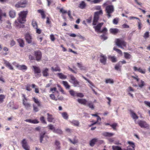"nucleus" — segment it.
Masks as SVG:
<instances>
[{"instance_id":"nucleus-10","label":"nucleus","mask_w":150,"mask_h":150,"mask_svg":"<svg viewBox=\"0 0 150 150\" xmlns=\"http://www.w3.org/2000/svg\"><path fill=\"white\" fill-rule=\"evenodd\" d=\"M107 57L106 56L103 54H101L100 57V62L103 64L105 65L106 62Z\"/></svg>"},{"instance_id":"nucleus-54","label":"nucleus","mask_w":150,"mask_h":150,"mask_svg":"<svg viewBox=\"0 0 150 150\" xmlns=\"http://www.w3.org/2000/svg\"><path fill=\"white\" fill-rule=\"evenodd\" d=\"M121 67L119 64H116L115 66V69L118 71H120V68Z\"/></svg>"},{"instance_id":"nucleus-26","label":"nucleus","mask_w":150,"mask_h":150,"mask_svg":"<svg viewBox=\"0 0 150 150\" xmlns=\"http://www.w3.org/2000/svg\"><path fill=\"white\" fill-rule=\"evenodd\" d=\"M110 32L113 34H116L119 32V30L117 28H110Z\"/></svg>"},{"instance_id":"nucleus-58","label":"nucleus","mask_w":150,"mask_h":150,"mask_svg":"<svg viewBox=\"0 0 150 150\" xmlns=\"http://www.w3.org/2000/svg\"><path fill=\"white\" fill-rule=\"evenodd\" d=\"M109 58L110 59V60L112 62H116V58L114 56H109Z\"/></svg>"},{"instance_id":"nucleus-50","label":"nucleus","mask_w":150,"mask_h":150,"mask_svg":"<svg viewBox=\"0 0 150 150\" xmlns=\"http://www.w3.org/2000/svg\"><path fill=\"white\" fill-rule=\"evenodd\" d=\"M5 97V96L3 95H0V103H1L4 100Z\"/></svg>"},{"instance_id":"nucleus-55","label":"nucleus","mask_w":150,"mask_h":150,"mask_svg":"<svg viewBox=\"0 0 150 150\" xmlns=\"http://www.w3.org/2000/svg\"><path fill=\"white\" fill-rule=\"evenodd\" d=\"M7 24L6 26V27L8 29H10L11 28V23L9 22V21H7L6 22Z\"/></svg>"},{"instance_id":"nucleus-37","label":"nucleus","mask_w":150,"mask_h":150,"mask_svg":"<svg viewBox=\"0 0 150 150\" xmlns=\"http://www.w3.org/2000/svg\"><path fill=\"white\" fill-rule=\"evenodd\" d=\"M72 83L73 84L74 87H79L80 86V83L77 79Z\"/></svg>"},{"instance_id":"nucleus-24","label":"nucleus","mask_w":150,"mask_h":150,"mask_svg":"<svg viewBox=\"0 0 150 150\" xmlns=\"http://www.w3.org/2000/svg\"><path fill=\"white\" fill-rule=\"evenodd\" d=\"M33 99L34 102L37 104L38 106L40 107L41 106V103L38 99L36 98L35 97L33 98Z\"/></svg>"},{"instance_id":"nucleus-48","label":"nucleus","mask_w":150,"mask_h":150,"mask_svg":"<svg viewBox=\"0 0 150 150\" xmlns=\"http://www.w3.org/2000/svg\"><path fill=\"white\" fill-rule=\"evenodd\" d=\"M40 120L42 123L47 124V122L46 121L45 117L44 116L40 117Z\"/></svg>"},{"instance_id":"nucleus-61","label":"nucleus","mask_w":150,"mask_h":150,"mask_svg":"<svg viewBox=\"0 0 150 150\" xmlns=\"http://www.w3.org/2000/svg\"><path fill=\"white\" fill-rule=\"evenodd\" d=\"M77 36L78 37L79 39H81L83 41H84L86 40L85 38L84 37L82 36L81 35H77Z\"/></svg>"},{"instance_id":"nucleus-38","label":"nucleus","mask_w":150,"mask_h":150,"mask_svg":"<svg viewBox=\"0 0 150 150\" xmlns=\"http://www.w3.org/2000/svg\"><path fill=\"white\" fill-rule=\"evenodd\" d=\"M38 11L39 13L41 14L42 18L43 19H44L45 18V16L44 11L42 10H38Z\"/></svg>"},{"instance_id":"nucleus-53","label":"nucleus","mask_w":150,"mask_h":150,"mask_svg":"<svg viewBox=\"0 0 150 150\" xmlns=\"http://www.w3.org/2000/svg\"><path fill=\"white\" fill-rule=\"evenodd\" d=\"M145 85V83L144 81L141 80L140 83H138L139 86L140 88H142Z\"/></svg>"},{"instance_id":"nucleus-39","label":"nucleus","mask_w":150,"mask_h":150,"mask_svg":"<svg viewBox=\"0 0 150 150\" xmlns=\"http://www.w3.org/2000/svg\"><path fill=\"white\" fill-rule=\"evenodd\" d=\"M70 94L72 96L75 97L76 96L77 93L76 91H74L72 90H70L69 91Z\"/></svg>"},{"instance_id":"nucleus-34","label":"nucleus","mask_w":150,"mask_h":150,"mask_svg":"<svg viewBox=\"0 0 150 150\" xmlns=\"http://www.w3.org/2000/svg\"><path fill=\"white\" fill-rule=\"evenodd\" d=\"M62 83L66 89H69L70 88V86L69 85L67 81H63Z\"/></svg>"},{"instance_id":"nucleus-62","label":"nucleus","mask_w":150,"mask_h":150,"mask_svg":"<svg viewBox=\"0 0 150 150\" xmlns=\"http://www.w3.org/2000/svg\"><path fill=\"white\" fill-rule=\"evenodd\" d=\"M118 22V18H114L113 21V23L115 24H117Z\"/></svg>"},{"instance_id":"nucleus-36","label":"nucleus","mask_w":150,"mask_h":150,"mask_svg":"<svg viewBox=\"0 0 150 150\" xmlns=\"http://www.w3.org/2000/svg\"><path fill=\"white\" fill-rule=\"evenodd\" d=\"M54 133L59 134H61L63 133V131L61 129H55Z\"/></svg>"},{"instance_id":"nucleus-3","label":"nucleus","mask_w":150,"mask_h":150,"mask_svg":"<svg viewBox=\"0 0 150 150\" xmlns=\"http://www.w3.org/2000/svg\"><path fill=\"white\" fill-rule=\"evenodd\" d=\"M105 10L108 18H109L111 16L110 14L112 13L114 11V6L112 5H108L106 7Z\"/></svg>"},{"instance_id":"nucleus-51","label":"nucleus","mask_w":150,"mask_h":150,"mask_svg":"<svg viewBox=\"0 0 150 150\" xmlns=\"http://www.w3.org/2000/svg\"><path fill=\"white\" fill-rule=\"evenodd\" d=\"M50 97L51 99L52 100L57 101V99L56 98L54 94H52L50 95Z\"/></svg>"},{"instance_id":"nucleus-30","label":"nucleus","mask_w":150,"mask_h":150,"mask_svg":"<svg viewBox=\"0 0 150 150\" xmlns=\"http://www.w3.org/2000/svg\"><path fill=\"white\" fill-rule=\"evenodd\" d=\"M51 70L52 71H60L61 69L60 68L57 66L55 67H51Z\"/></svg>"},{"instance_id":"nucleus-4","label":"nucleus","mask_w":150,"mask_h":150,"mask_svg":"<svg viewBox=\"0 0 150 150\" xmlns=\"http://www.w3.org/2000/svg\"><path fill=\"white\" fill-rule=\"evenodd\" d=\"M13 65H15V66L19 69L21 70H26L27 69V67L25 65H20L16 63L15 62L13 63Z\"/></svg>"},{"instance_id":"nucleus-46","label":"nucleus","mask_w":150,"mask_h":150,"mask_svg":"<svg viewBox=\"0 0 150 150\" xmlns=\"http://www.w3.org/2000/svg\"><path fill=\"white\" fill-rule=\"evenodd\" d=\"M87 105L89 107L91 108L92 109H93L94 108V107L93 103L91 102H89L87 103Z\"/></svg>"},{"instance_id":"nucleus-9","label":"nucleus","mask_w":150,"mask_h":150,"mask_svg":"<svg viewBox=\"0 0 150 150\" xmlns=\"http://www.w3.org/2000/svg\"><path fill=\"white\" fill-rule=\"evenodd\" d=\"M100 15L96 14H94V18L93 22V25H96L97 24V23L98 21L99 18V15Z\"/></svg>"},{"instance_id":"nucleus-11","label":"nucleus","mask_w":150,"mask_h":150,"mask_svg":"<svg viewBox=\"0 0 150 150\" xmlns=\"http://www.w3.org/2000/svg\"><path fill=\"white\" fill-rule=\"evenodd\" d=\"M103 23H100L98 24L97 25L94 26L93 28H94L95 31L98 33H99L100 31V28L103 25Z\"/></svg>"},{"instance_id":"nucleus-14","label":"nucleus","mask_w":150,"mask_h":150,"mask_svg":"<svg viewBox=\"0 0 150 150\" xmlns=\"http://www.w3.org/2000/svg\"><path fill=\"white\" fill-rule=\"evenodd\" d=\"M46 132L44 131L41 132L40 134V143H42L44 138H48L47 136L45 135Z\"/></svg>"},{"instance_id":"nucleus-40","label":"nucleus","mask_w":150,"mask_h":150,"mask_svg":"<svg viewBox=\"0 0 150 150\" xmlns=\"http://www.w3.org/2000/svg\"><path fill=\"white\" fill-rule=\"evenodd\" d=\"M9 15L12 18H14L16 16V13L15 11L11 10L9 12Z\"/></svg>"},{"instance_id":"nucleus-33","label":"nucleus","mask_w":150,"mask_h":150,"mask_svg":"<svg viewBox=\"0 0 150 150\" xmlns=\"http://www.w3.org/2000/svg\"><path fill=\"white\" fill-rule=\"evenodd\" d=\"M47 127L50 130H52V132H54V130H55V128L53 125L50 124L48 125Z\"/></svg>"},{"instance_id":"nucleus-20","label":"nucleus","mask_w":150,"mask_h":150,"mask_svg":"<svg viewBox=\"0 0 150 150\" xmlns=\"http://www.w3.org/2000/svg\"><path fill=\"white\" fill-rule=\"evenodd\" d=\"M23 103L26 109H28L31 107V104L27 102V100L24 101V100L23 101Z\"/></svg>"},{"instance_id":"nucleus-45","label":"nucleus","mask_w":150,"mask_h":150,"mask_svg":"<svg viewBox=\"0 0 150 150\" xmlns=\"http://www.w3.org/2000/svg\"><path fill=\"white\" fill-rule=\"evenodd\" d=\"M32 25L34 28L37 29V28H38V25L37 23L34 20H33L32 22Z\"/></svg>"},{"instance_id":"nucleus-25","label":"nucleus","mask_w":150,"mask_h":150,"mask_svg":"<svg viewBox=\"0 0 150 150\" xmlns=\"http://www.w3.org/2000/svg\"><path fill=\"white\" fill-rule=\"evenodd\" d=\"M17 41L19 43V46L21 47H23L24 46V43L23 40L21 39H17Z\"/></svg>"},{"instance_id":"nucleus-59","label":"nucleus","mask_w":150,"mask_h":150,"mask_svg":"<svg viewBox=\"0 0 150 150\" xmlns=\"http://www.w3.org/2000/svg\"><path fill=\"white\" fill-rule=\"evenodd\" d=\"M88 82L89 83V86L91 88L92 90L93 89V87H95L94 85L89 80Z\"/></svg>"},{"instance_id":"nucleus-18","label":"nucleus","mask_w":150,"mask_h":150,"mask_svg":"<svg viewBox=\"0 0 150 150\" xmlns=\"http://www.w3.org/2000/svg\"><path fill=\"white\" fill-rule=\"evenodd\" d=\"M77 100L79 103L85 105H86L87 102V101L85 99H78Z\"/></svg>"},{"instance_id":"nucleus-35","label":"nucleus","mask_w":150,"mask_h":150,"mask_svg":"<svg viewBox=\"0 0 150 150\" xmlns=\"http://www.w3.org/2000/svg\"><path fill=\"white\" fill-rule=\"evenodd\" d=\"M69 76L70 77V80L69 81L71 83L76 80V78L72 74L69 75Z\"/></svg>"},{"instance_id":"nucleus-60","label":"nucleus","mask_w":150,"mask_h":150,"mask_svg":"<svg viewBox=\"0 0 150 150\" xmlns=\"http://www.w3.org/2000/svg\"><path fill=\"white\" fill-rule=\"evenodd\" d=\"M107 32V29L106 28H104L102 30H100L99 33L106 34Z\"/></svg>"},{"instance_id":"nucleus-8","label":"nucleus","mask_w":150,"mask_h":150,"mask_svg":"<svg viewBox=\"0 0 150 150\" xmlns=\"http://www.w3.org/2000/svg\"><path fill=\"white\" fill-rule=\"evenodd\" d=\"M34 53L36 60L38 61H40L42 57V53L39 50L35 51Z\"/></svg>"},{"instance_id":"nucleus-22","label":"nucleus","mask_w":150,"mask_h":150,"mask_svg":"<svg viewBox=\"0 0 150 150\" xmlns=\"http://www.w3.org/2000/svg\"><path fill=\"white\" fill-rule=\"evenodd\" d=\"M33 67L34 69L35 74H39L40 73L41 71L39 68L35 66H33Z\"/></svg>"},{"instance_id":"nucleus-21","label":"nucleus","mask_w":150,"mask_h":150,"mask_svg":"<svg viewBox=\"0 0 150 150\" xmlns=\"http://www.w3.org/2000/svg\"><path fill=\"white\" fill-rule=\"evenodd\" d=\"M49 69L47 68H44L42 71L43 75L45 77H47L49 76L48 73Z\"/></svg>"},{"instance_id":"nucleus-63","label":"nucleus","mask_w":150,"mask_h":150,"mask_svg":"<svg viewBox=\"0 0 150 150\" xmlns=\"http://www.w3.org/2000/svg\"><path fill=\"white\" fill-rule=\"evenodd\" d=\"M101 118L99 116H98L97 117V121H96V122L99 125H100V124L101 121Z\"/></svg>"},{"instance_id":"nucleus-56","label":"nucleus","mask_w":150,"mask_h":150,"mask_svg":"<svg viewBox=\"0 0 150 150\" xmlns=\"http://www.w3.org/2000/svg\"><path fill=\"white\" fill-rule=\"evenodd\" d=\"M113 81L112 79H106L105 81V82L106 83H113Z\"/></svg>"},{"instance_id":"nucleus-17","label":"nucleus","mask_w":150,"mask_h":150,"mask_svg":"<svg viewBox=\"0 0 150 150\" xmlns=\"http://www.w3.org/2000/svg\"><path fill=\"white\" fill-rule=\"evenodd\" d=\"M4 62L6 66L9 69L11 70H13V67L12 66L11 64L8 61L6 60H4Z\"/></svg>"},{"instance_id":"nucleus-27","label":"nucleus","mask_w":150,"mask_h":150,"mask_svg":"<svg viewBox=\"0 0 150 150\" xmlns=\"http://www.w3.org/2000/svg\"><path fill=\"white\" fill-rule=\"evenodd\" d=\"M103 136L106 137H111L113 136L114 134V133H109L108 132H104L103 133Z\"/></svg>"},{"instance_id":"nucleus-47","label":"nucleus","mask_w":150,"mask_h":150,"mask_svg":"<svg viewBox=\"0 0 150 150\" xmlns=\"http://www.w3.org/2000/svg\"><path fill=\"white\" fill-rule=\"evenodd\" d=\"M55 145L56 146V148L57 149H59L60 146H59L60 143L57 140H55Z\"/></svg>"},{"instance_id":"nucleus-6","label":"nucleus","mask_w":150,"mask_h":150,"mask_svg":"<svg viewBox=\"0 0 150 150\" xmlns=\"http://www.w3.org/2000/svg\"><path fill=\"white\" fill-rule=\"evenodd\" d=\"M94 9L95 10L99 11H98L95 12L94 14H96H96L100 15H102L103 14V11L102 9L101 6H96L94 7Z\"/></svg>"},{"instance_id":"nucleus-31","label":"nucleus","mask_w":150,"mask_h":150,"mask_svg":"<svg viewBox=\"0 0 150 150\" xmlns=\"http://www.w3.org/2000/svg\"><path fill=\"white\" fill-rule=\"evenodd\" d=\"M78 67L81 70H85L86 69V67L83 66L82 64L81 63H77Z\"/></svg>"},{"instance_id":"nucleus-23","label":"nucleus","mask_w":150,"mask_h":150,"mask_svg":"<svg viewBox=\"0 0 150 150\" xmlns=\"http://www.w3.org/2000/svg\"><path fill=\"white\" fill-rule=\"evenodd\" d=\"M130 113L132 117L134 119L137 120L138 118V116L133 111L130 110Z\"/></svg>"},{"instance_id":"nucleus-1","label":"nucleus","mask_w":150,"mask_h":150,"mask_svg":"<svg viewBox=\"0 0 150 150\" xmlns=\"http://www.w3.org/2000/svg\"><path fill=\"white\" fill-rule=\"evenodd\" d=\"M28 13L27 11H21L18 14V20L20 23H24L26 21V18Z\"/></svg>"},{"instance_id":"nucleus-64","label":"nucleus","mask_w":150,"mask_h":150,"mask_svg":"<svg viewBox=\"0 0 150 150\" xmlns=\"http://www.w3.org/2000/svg\"><path fill=\"white\" fill-rule=\"evenodd\" d=\"M76 96L82 98L84 96V95L82 93L77 92Z\"/></svg>"},{"instance_id":"nucleus-28","label":"nucleus","mask_w":150,"mask_h":150,"mask_svg":"<svg viewBox=\"0 0 150 150\" xmlns=\"http://www.w3.org/2000/svg\"><path fill=\"white\" fill-rule=\"evenodd\" d=\"M57 75L59 78L62 79H65L67 77V76L66 75L63 74L62 73H58Z\"/></svg>"},{"instance_id":"nucleus-7","label":"nucleus","mask_w":150,"mask_h":150,"mask_svg":"<svg viewBox=\"0 0 150 150\" xmlns=\"http://www.w3.org/2000/svg\"><path fill=\"white\" fill-rule=\"evenodd\" d=\"M26 5L27 2L26 1H21L16 4L15 6L17 8H24L25 7Z\"/></svg>"},{"instance_id":"nucleus-16","label":"nucleus","mask_w":150,"mask_h":150,"mask_svg":"<svg viewBox=\"0 0 150 150\" xmlns=\"http://www.w3.org/2000/svg\"><path fill=\"white\" fill-rule=\"evenodd\" d=\"M139 125L142 128H147L149 125L144 121H140L138 122Z\"/></svg>"},{"instance_id":"nucleus-44","label":"nucleus","mask_w":150,"mask_h":150,"mask_svg":"<svg viewBox=\"0 0 150 150\" xmlns=\"http://www.w3.org/2000/svg\"><path fill=\"white\" fill-rule=\"evenodd\" d=\"M50 91L52 93H56L58 95L59 94V92L57 90V88L55 87L51 88L50 89Z\"/></svg>"},{"instance_id":"nucleus-5","label":"nucleus","mask_w":150,"mask_h":150,"mask_svg":"<svg viewBox=\"0 0 150 150\" xmlns=\"http://www.w3.org/2000/svg\"><path fill=\"white\" fill-rule=\"evenodd\" d=\"M21 144L23 148L25 150H30V146L28 145L27 141L25 139H23L21 142Z\"/></svg>"},{"instance_id":"nucleus-42","label":"nucleus","mask_w":150,"mask_h":150,"mask_svg":"<svg viewBox=\"0 0 150 150\" xmlns=\"http://www.w3.org/2000/svg\"><path fill=\"white\" fill-rule=\"evenodd\" d=\"M62 115L63 117L65 120H67L68 118V115L66 112H64L62 113Z\"/></svg>"},{"instance_id":"nucleus-29","label":"nucleus","mask_w":150,"mask_h":150,"mask_svg":"<svg viewBox=\"0 0 150 150\" xmlns=\"http://www.w3.org/2000/svg\"><path fill=\"white\" fill-rule=\"evenodd\" d=\"M71 123L75 126H78L79 125V121L77 120H73L70 121Z\"/></svg>"},{"instance_id":"nucleus-52","label":"nucleus","mask_w":150,"mask_h":150,"mask_svg":"<svg viewBox=\"0 0 150 150\" xmlns=\"http://www.w3.org/2000/svg\"><path fill=\"white\" fill-rule=\"evenodd\" d=\"M103 1V0H93L91 1V2L94 4H99Z\"/></svg>"},{"instance_id":"nucleus-13","label":"nucleus","mask_w":150,"mask_h":150,"mask_svg":"<svg viewBox=\"0 0 150 150\" xmlns=\"http://www.w3.org/2000/svg\"><path fill=\"white\" fill-rule=\"evenodd\" d=\"M128 143L129 145L127 146V150H134L135 145L134 143L130 141H128Z\"/></svg>"},{"instance_id":"nucleus-41","label":"nucleus","mask_w":150,"mask_h":150,"mask_svg":"<svg viewBox=\"0 0 150 150\" xmlns=\"http://www.w3.org/2000/svg\"><path fill=\"white\" fill-rule=\"evenodd\" d=\"M97 139L95 138L92 139L90 142V145L91 146H93L95 144V143L97 141Z\"/></svg>"},{"instance_id":"nucleus-15","label":"nucleus","mask_w":150,"mask_h":150,"mask_svg":"<svg viewBox=\"0 0 150 150\" xmlns=\"http://www.w3.org/2000/svg\"><path fill=\"white\" fill-rule=\"evenodd\" d=\"M133 69L134 71H138L143 74H144L145 73V70L142 69L141 67L137 68L136 67L134 66L133 67Z\"/></svg>"},{"instance_id":"nucleus-49","label":"nucleus","mask_w":150,"mask_h":150,"mask_svg":"<svg viewBox=\"0 0 150 150\" xmlns=\"http://www.w3.org/2000/svg\"><path fill=\"white\" fill-rule=\"evenodd\" d=\"M112 149L113 150H122L121 148L118 146H112Z\"/></svg>"},{"instance_id":"nucleus-19","label":"nucleus","mask_w":150,"mask_h":150,"mask_svg":"<svg viewBox=\"0 0 150 150\" xmlns=\"http://www.w3.org/2000/svg\"><path fill=\"white\" fill-rule=\"evenodd\" d=\"M47 120L49 122H52L54 119V118L53 117L52 115L48 113H47Z\"/></svg>"},{"instance_id":"nucleus-43","label":"nucleus","mask_w":150,"mask_h":150,"mask_svg":"<svg viewBox=\"0 0 150 150\" xmlns=\"http://www.w3.org/2000/svg\"><path fill=\"white\" fill-rule=\"evenodd\" d=\"M124 57L125 58L127 59H130L131 57V55L126 52H124Z\"/></svg>"},{"instance_id":"nucleus-2","label":"nucleus","mask_w":150,"mask_h":150,"mask_svg":"<svg viewBox=\"0 0 150 150\" xmlns=\"http://www.w3.org/2000/svg\"><path fill=\"white\" fill-rule=\"evenodd\" d=\"M116 45L119 47L123 49V47H126V43L122 39H117L115 40Z\"/></svg>"},{"instance_id":"nucleus-32","label":"nucleus","mask_w":150,"mask_h":150,"mask_svg":"<svg viewBox=\"0 0 150 150\" xmlns=\"http://www.w3.org/2000/svg\"><path fill=\"white\" fill-rule=\"evenodd\" d=\"M86 6V4L84 1H82L79 4V7L81 9L84 8Z\"/></svg>"},{"instance_id":"nucleus-57","label":"nucleus","mask_w":150,"mask_h":150,"mask_svg":"<svg viewBox=\"0 0 150 150\" xmlns=\"http://www.w3.org/2000/svg\"><path fill=\"white\" fill-rule=\"evenodd\" d=\"M2 16L6 17V13H3L1 10L0 9V21L2 19Z\"/></svg>"},{"instance_id":"nucleus-12","label":"nucleus","mask_w":150,"mask_h":150,"mask_svg":"<svg viewBox=\"0 0 150 150\" xmlns=\"http://www.w3.org/2000/svg\"><path fill=\"white\" fill-rule=\"evenodd\" d=\"M25 38L27 42L30 43L32 42V36L29 33H27L25 35Z\"/></svg>"}]
</instances>
